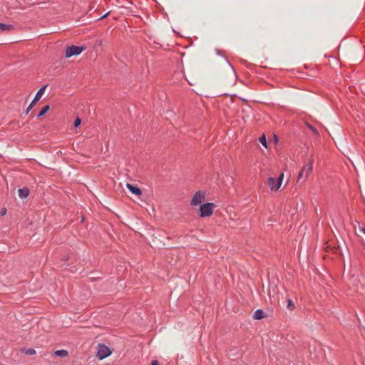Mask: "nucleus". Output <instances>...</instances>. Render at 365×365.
Masks as SVG:
<instances>
[{"instance_id": "obj_13", "label": "nucleus", "mask_w": 365, "mask_h": 365, "mask_svg": "<svg viewBox=\"0 0 365 365\" xmlns=\"http://www.w3.org/2000/svg\"><path fill=\"white\" fill-rule=\"evenodd\" d=\"M49 108H50V106L48 105L43 106L41 108V111L38 113L37 116L39 118V117L44 115L48 112Z\"/></svg>"}, {"instance_id": "obj_6", "label": "nucleus", "mask_w": 365, "mask_h": 365, "mask_svg": "<svg viewBox=\"0 0 365 365\" xmlns=\"http://www.w3.org/2000/svg\"><path fill=\"white\" fill-rule=\"evenodd\" d=\"M47 87V85H45L43 86H42L38 91L37 93H36V96L34 98V100L31 101V103H30V105L27 107L26 110V114H28L29 113V111L32 109L33 106H34V104L36 103V102H37L38 101L40 100V98H41V96L43 95L44 92H45V90Z\"/></svg>"}, {"instance_id": "obj_15", "label": "nucleus", "mask_w": 365, "mask_h": 365, "mask_svg": "<svg viewBox=\"0 0 365 365\" xmlns=\"http://www.w3.org/2000/svg\"><path fill=\"white\" fill-rule=\"evenodd\" d=\"M306 125H307V127L309 130H312V131L315 135H319V133L318 130H317L314 126H312L311 124H309V123H306Z\"/></svg>"}, {"instance_id": "obj_4", "label": "nucleus", "mask_w": 365, "mask_h": 365, "mask_svg": "<svg viewBox=\"0 0 365 365\" xmlns=\"http://www.w3.org/2000/svg\"><path fill=\"white\" fill-rule=\"evenodd\" d=\"M283 178H284V173H282L278 179L276 180L273 177H269L268 178V185L271 189V190H274V191H277L279 190V188L280 187L281 185H282V180H283Z\"/></svg>"}, {"instance_id": "obj_21", "label": "nucleus", "mask_w": 365, "mask_h": 365, "mask_svg": "<svg viewBox=\"0 0 365 365\" xmlns=\"http://www.w3.org/2000/svg\"><path fill=\"white\" fill-rule=\"evenodd\" d=\"M107 14H108V13H107L106 14H105L104 16H101V18H100V19H103V18L104 16H106Z\"/></svg>"}, {"instance_id": "obj_3", "label": "nucleus", "mask_w": 365, "mask_h": 365, "mask_svg": "<svg viewBox=\"0 0 365 365\" xmlns=\"http://www.w3.org/2000/svg\"><path fill=\"white\" fill-rule=\"evenodd\" d=\"M86 49V47L84 46H70L67 47L65 51V56L66 58H70L73 56H77L81 53L84 50Z\"/></svg>"}, {"instance_id": "obj_14", "label": "nucleus", "mask_w": 365, "mask_h": 365, "mask_svg": "<svg viewBox=\"0 0 365 365\" xmlns=\"http://www.w3.org/2000/svg\"><path fill=\"white\" fill-rule=\"evenodd\" d=\"M259 141L261 143V144L262 145H264L265 148L267 147V139H266V136L264 134H263L262 136H260L259 138Z\"/></svg>"}, {"instance_id": "obj_20", "label": "nucleus", "mask_w": 365, "mask_h": 365, "mask_svg": "<svg viewBox=\"0 0 365 365\" xmlns=\"http://www.w3.org/2000/svg\"><path fill=\"white\" fill-rule=\"evenodd\" d=\"M151 365H159V364L157 360H153L151 363Z\"/></svg>"}, {"instance_id": "obj_17", "label": "nucleus", "mask_w": 365, "mask_h": 365, "mask_svg": "<svg viewBox=\"0 0 365 365\" xmlns=\"http://www.w3.org/2000/svg\"><path fill=\"white\" fill-rule=\"evenodd\" d=\"M287 302V308L289 310H293L294 309V304L292 303V300L288 299Z\"/></svg>"}, {"instance_id": "obj_18", "label": "nucleus", "mask_w": 365, "mask_h": 365, "mask_svg": "<svg viewBox=\"0 0 365 365\" xmlns=\"http://www.w3.org/2000/svg\"><path fill=\"white\" fill-rule=\"evenodd\" d=\"M81 118H76V119H75V120H74V123H73V124H74V126H75L76 128V127H78V126H79V125H80V124H81Z\"/></svg>"}, {"instance_id": "obj_9", "label": "nucleus", "mask_w": 365, "mask_h": 365, "mask_svg": "<svg viewBox=\"0 0 365 365\" xmlns=\"http://www.w3.org/2000/svg\"><path fill=\"white\" fill-rule=\"evenodd\" d=\"M18 192L21 198H26L29 195V190L27 187L19 189Z\"/></svg>"}, {"instance_id": "obj_12", "label": "nucleus", "mask_w": 365, "mask_h": 365, "mask_svg": "<svg viewBox=\"0 0 365 365\" xmlns=\"http://www.w3.org/2000/svg\"><path fill=\"white\" fill-rule=\"evenodd\" d=\"M54 354L57 356L64 358L68 356V352L66 349H61L56 351Z\"/></svg>"}, {"instance_id": "obj_1", "label": "nucleus", "mask_w": 365, "mask_h": 365, "mask_svg": "<svg viewBox=\"0 0 365 365\" xmlns=\"http://www.w3.org/2000/svg\"><path fill=\"white\" fill-rule=\"evenodd\" d=\"M313 160L310 159L303 165L298 174V184H304L308 180L309 176L311 175L313 170Z\"/></svg>"}, {"instance_id": "obj_19", "label": "nucleus", "mask_w": 365, "mask_h": 365, "mask_svg": "<svg viewBox=\"0 0 365 365\" xmlns=\"http://www.w3.org/2000/svg\"><path fill=\"white\" fill-rule=\"evenodd\" d=\"M6 210L5 208H4L0 211V215L3 216L6 214Z\"/></svg>"}, {"instance_id": "obj_2", "label": "nucleus", "mask_w": 365, "mask_h": 365, "mask_svg": "<svg viewBox=\"0 0 365 365\" xmlns=\"http://www.w3.org/2000/svg\"><path fill=\"white\" fill-rule=\"evenodd\" d=\"M215 205L212 202H207L200 206V215L201 217H210L212 215Z\"/></svg>"}, {"instance_id": "obj_7", "label": "nucleus", "mask_w": 365, "mask_h": 365, "mask_svg": "<svg viewBox=\"0 0 365 365\" xmlns=\"http://www.w3.org/2000/svg\"><path fill=\"white\" fill-rule=\"evenodd\" d=\"M205 193L200 190L195 192L192 197L190 204L192 206H197L202 205V202L205 199Z\"/></svg>"}, {"instance_id": "obj_16", "label": "nucleus", "mask_w": 365, "mask_h": 365, "mask_svg": "<svg viewBox=\"0 0 365 365\" xmlns=\"http://www.w3.org/2000/svg\"><path fill=\"white\" fill-rule=\"evenodd\" d=\"M23 351L26 355H34L36 354V350L34 349H24Z\"/></svg>"}, {"instance_id": "obj_11", "label": "nucleus", "mask_w": 365, "mask_h": 365, "mask_svg": "<svg viewBox=\"0 0 365 365\" xmlns=\"http://www.w3.org/2000/svg\"><path fill=\"white\" fill-rule=\"evenodd\" d=\"M264 317V313L262 309H257L254 312L253 318L255 319H262Z\"/></svg>"}, {"instance_id": "obj_8", "label": "nucleus", "mask_w": 365, "mask_h": 365, "mask_svg": "<svg viewBox=\"0 0 365 365\" xmlns=\"http://www.w3.org/2000/svg\"><path fill=\"white\" fill-rule=\"evenodd\" d=\"M126 187L130 190V192L131 193H133L135 195L140 196L142 194L141 190L136 186H134L130 183H127Z\"/></svg>"}, {"instance_id": "obj_10", "label": "nucleus", "mask_w": 365, "mask_h": 365, "mask_svg": "<svg viewBox=\"0 0 365 365\" xmlns=\"http://www.w3.org/2000/svg\"><path fill=\"white\" fill-rule=\"evenodd\" d=\"M14 29V26L9 24L0 23V31H9Z\"/></svg>"}, {"instance_id": "obj_22", "label": "nucleus", "mask_w": 365, "mask_h": 365, "mask_svg": "<svg viewBox=\"0 0 365 365\" xmlns=\"http://www.w3.org/2000/svg\"><path fill=\"white\" fill-rule=\"evenodd\" d=\"M363 232L365 234V229H363Z\"/></svg>"}, {"instance_id": "obj_5", "label": "nucleus", "mask_w": 365, "mask_h": 365, "mask_svg": "<svg viewBox=\"0 0 365 365\" xmlns=\"http://www.w3.org/2000/svg\"><path fill=\"white\" fill-rule=\"evenodd\" d=\"M110 349L103 344H100L98 346L97 357L102 360L111 354Z\"/></svg>"}]
</instances>
